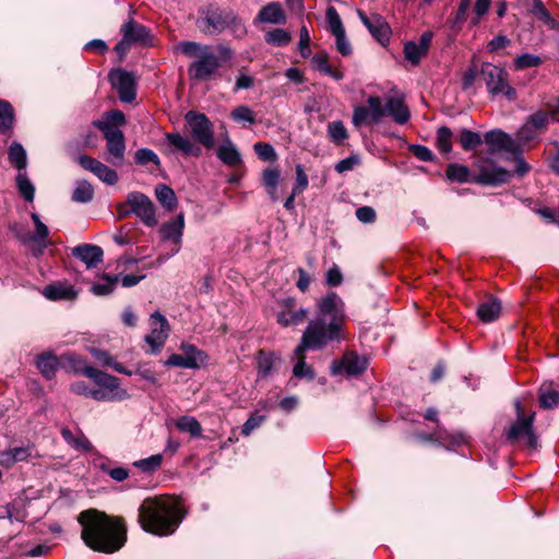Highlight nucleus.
I'll return each mask as SVG.
<instances>
[{
  "label": "nucleus",
  "mask_w": 559,
  "mask_h": 559,
  "mask_svg": "<svg viewBox=\"0 0 559 559\" xmlns=\"http://www.w3.org/2000/svg\"><path fill=\"white\" fill-rule=\"evenodd\" d=\"M8 153L10 164L16 168L19 173H22L27 165L26 151L24 147L20 143L13 142L10 145Z\"/></svg>",
  "instance_id": "nucleus-36"
},
{
  "label": "nucleus",
  "mask_w": 559,
  "mask_h": 559,
  "mask_svg": "<svg viewBox=\"0 0 559 559\" xmlns=\"http://www.w3.org/2000/svg\"><path fill=\"white\" fill-rule=\"evenodd\" d=\"M447 177L451 181L460 183L472 181L469 178V169L466 166L459 164H450L445 170Z\"/></svg>",
  "instance_id": "nucleus-46"
},
{
  "label": "nucleus",
  "mask_w": 559,
  "mask_h": 559,
  "mask_svg": "<svg viewBox=\"0 0 559 559\" xmlns=\"http://www.w3.org/2000/svg\"><path fill=\"white\" fill-rule=\"evenodd\" d=\"M163 459V454L158 453L146 459L135 461L132 465L140 469L142 473L152 475L162 466Z\"/></svg>",
  "instance_id": "nucleus-42"
},
{
  "label": "nucleus",
  "mask_w": 559,
  "mask_h": 559,
  "mask_svg": "<svg viewBox=\"0 0 559 559\" xmlns=\"http://www.w3.org/2000/svg\"><path fill=\"white\" fill-rule=\"evenodd\" d=\"M180 348L183 352L185 357L194 358V360L197 362V368H199L200 365L203 364L207 359V355L204 352L199 350L192 344L182 343Z\"/></svg>",
  "instance_id": "nucleus-61"
},
{
  "label": "nucleus",
  "mask_w": 559,
  "mask_h": 559,
  "mask_svg": "<svg viewBox=\"0 0 559 559\" xmlns=\"http://www.w3.org/2000/svg\"><path fill=\"white\" fill-rule=\"evenodd\" d=\"M15 123L13 106L5 99H0V134L11 135Z\"/></svg>",
  "instance_id": "nucleus-31"
},
{
  "label": "nucleus",
  "mask_w": 559,
  "mask_h": 559,
  "mask_svg": "<svg viewBox=\"0 0 559 559\" xmlns=\"http://www.w3.org/2000/svg\"><path fill=\"white\" fill-rule=\"evenodd\" d=\"M197 28L206 36H216L230 28L236 34H246L241 20L231 11L210 4L199 10Z\"/></svg>",
  "instance_id": "nucleus-6"
},
{
  "label": "nucleus",
  "mask_w": 559,
  "mask_h": 559,
  "mask_svg": "<svg viewBox=\"0 0 559 559\" xmlns=\"http://www.w3.org/2000/svg\"><path fill=\"white\" fill-rule=\"evenodd\" d=\"M367 365L368 361L364 356H359L355 352H347L340 362L333 364V373H337L338 369H344L349 376L361 374L367 369Z\"/></svg>",
  "instance_id": "nucleus-21"
},
{
  "label": "nucleus",
  "mask_w": 559,
  "mask_h": 559,
  "mask_svg": "<svg viewBox=\"0 0 559 559\" xmlns=\"http://www.w3.org/2000/svg\"><path fill=\"white\" fill-rule=\"evenodd\" d=\"M328 133L331 141L336 144L343 143V141L348 136L347 130L342 121L330 122L328 126Z\"/></svg>",
  "instance_id": "nucleus-54"
},
{
  "label": "nucleus",
  "mask_w": 559,
  "mask_h": 559,
  "mask_svg": "<svg viewBox=\"0 0 559 559\" xmlns=\"http://www.w3.org/2000/svg\"><path fill=\"white\" fill-rule=\"evenodd\" d=\"M135 163L139 165H147L148 163H154L155 165H159V158L156 153L150 148H140L135 152L134 156Z\"/></svg>",
  "instance_id": "nucleus-62"
},
{
  "label": "nucleus",
  "mask_w": 559,
  "mask_h": 559,
  "mask_svg": "<svg viewBox=\"0 0 559 559\" xmlns=\"http://www.w3.org/2000/svg\"><path fill=\"white\" fill-rule=\"evenodd\" d=\"M358 15L362 24L368 28L372 37L382 46L390 43L392 29L385 19L380 14L367 16L362 11H358Z\"/></svg>",
  "instance_id": "nucleus-17"
},
{
  "label": "nucleus",
  "mask_w": 559,
  "mask_h": 559,
  "mask_svg": "<svg viewBox=\"0 0 559 559\" xmlns=\"http://www.w3.org/2000/svg\"><path fill=\"white\" fill-rule=\"evenodd\" d=\"M166 140L175 151L181 152L187 156L199 157L201 155V147L178 132L166 133Z\"/></svg>",
  "instance_id": "nucleus-26"
},
{
  "label": "nucleus",
  "mask_w": 559,
  "mask_h": 559,
  "mask_svg": "<svg viewBox=\"0 0 559 559\" xmlns=\"http://www.w3.org/2000/svg\"><path fill=\"white\" fill-rule=\"evenodd\" d=\"M126 124L124 114L118 109L109 110L105 114V119L98 121L96 127L99 131H103L105 126L112 130H120L119 127Z\"/></svg>",
  "instance_id": "nucleus-40"
},
{
  "label": "nucleus",
  "mask_w": 559,
  "mask_h": 559,
  "mask_svg": "<svg viewBox=\"0 0 559 559\" xmlns=\"http://www.w3.org/2000/svg\"><path fill=\"white\" fill-rule=\"evenodd\" d=\"M516 420L508 429L506 436L510 442L525 440V444L530 449H536L538 445V438L533 431V423L535 413L525 414V411L519 400L514 402Z\"/></svg>",
  "instance_id": "nucleus-8"
},
{
  "label": "nucleus",
  "mask_w": 559,
  "mask_h": 559,
  "mask_svg": "<svg viewBox=\"0 0 559 559\" xmlns=\"http://www.w3.org/2000/svg\"><path fill=\"white\" fill-rule=\"evenodd\" d=\"M542 62H543L542 58L536 55L523 53L514 59V68L516 70L535 68V67L540 66Z\"/></svg>",
  "instance_id": "nucleus-55"
},
{
  "label": "nucleus",
  "mask_w": 559,
  "mask_h": 559,
  "mask_svg": "<svg viewBox=\"0 0 559 559\" xmlns=\"http://www.w3.org/2000/svg\"><path fill=\"white\" fill-rule=\"evenodd\" d=\"M452 136H453V133L450 128L443 126L438 129L436 145L441 153L448 154L451 152Z\"/></svg>",
  "instance_id": "nucleus-47"
},
{
  "label": "nucleus",
  "mask_w": 559,
  "mask_h": 559,
  "mask_svg": "<svg viewBox=\"0 0 559 559\" xmlns=\"http://www.w3.org/2000/svg\"><path fill=\"white\" fill-rule=\"evenodd\" d=\"M559 403V392L550 384L542 385L539 389V405L542 408H552Z\"/></svg>",
  "instance_id": "nucleus-43"
},
{
  "label": "nucleus",
  "mask_w": 559,
  "mask_h": 559,
  "mask_svg": "<svg viewBox=\"0 0 559 559\" xmlns=\"http://www.w3.org/2000/svg\"><path fill=\"white\" fill-rule=\"evenodd\" d=\"M478 173L472 177V182L483 186H498L507 182L511 173L498 166L490 159H480L477 163Z\"/></svg>",
  "instance_id": "nucleus-11"
},
{
  "label": "nucleus",
  "mask_w": 559,
  "mask_h": 559,
  "mask_svg": "<svg viewBox=\"0 0 559 559\" xmlns=\"http://www.w3.org/2000/svg\"><path fill=\"white\" fill-rule=\"evenodd\" d=\"M531 12L546 25L554 26L555 20L551 17L549 11L545 8L542 0H534Z\"/></svg>",
  "instance_id": "nucleus-58"
},
{
  "label": "nucleus",
  "mask_w": 559,
  "mask_h": 559,
  "mask_svg": "<svg viewBox=\"0 0 559 559\" xmlns=\"http://www.w3.org/2000/svg\"><path fill=\"white\" fill-rule=\"evenodd\" d=\"M280 310L276 313V321L283 328L296 326L304 323L309 310L298 307L297 301L293 297H287L278 301Z\"/></svg>",
  "instance_id": "nucleus-12"
},
{
  "label": "nucleus",
  "mask_w": 559,
  "mask_h": 559,
  "mask_svg": "<svg viewBox=\"0 0 559 559\" xmlns=\"http://www.w3.org/2000/svg\"><path fill=\"white\" fill-rule=\"evenodd\" d=\"M501 302L496 298H489L481 302L477 309V316L483 322H491L499 318Z\"/></svg>",
  "instance_id": "nucleus-33"
},
{
  "label": "nucleus",
  "mask_w": 559,
  "mask_h": 559,
  "mask_svg": "<svg viewBox=\"0 0 559 559\" xmlns=\"http://www.w3.org/2000/svg\"><path fill=\"white\" fill-rule=\"evenodd\" d=\"M72 254L81 260L87 269L96 267L103 261V249L96 245L84 243L72 249Z\"/></svg>",
  "instance_id": "nucleus-23"
},
{
  "label": "nucleus",
  "mask_w": 559,
  "mask_h": 559,
  "mask_svg": "<svg viewBox=\"0 0 559 559\" xmlns=\"http://www.w3.org/2000/svg\"><path fill=\"white\" fill-rule=\"evenodd\" d=\"M230 117L237 122L245 121L252 124L255 121L254 112L246 105H240L233 109Z\"/></svg>",
  "instance_id": "nucleus-57"
},
{
  "label": "nucleus",
  "mask_w": 559,
  "mask_h": 559,
  "mask_svg": "<svg viewBox=\"0 0 559 559\" xmlns=\"http://www.w3.org/2000/svg\"><path fill=\"white\" fill-rule=\"evenodd\" d=\"M120 32L126 37V41H130L132 45L151 43L150 29L132 17L122 24Z\"/></svg>",
  "instance_id": "nucleus-20"
},
{
  "label": "nucleus",
  "mask_w": 559,
  "mask_h": 559,
  "mask_svg": "<svg viewBox=\"0 0 559 559\" xmlns=\"http://www.w3.org/2000/svg\"><path fill=\"white\" fill-rule=\"evenodd\" d=\"M216 154L219 160L229 167H236L242 163L240 153L229 140L217 148Z\"/></svg>",
  "instance_id": "nucleus-32"
},
{
  "label": "nucleus",
  "mask_w": 559,
  "mask_h": 559,
  "mask_svg": "<svg viewBox=\"0 0 559 559\" xmlns=\"http://www.w3.org/2000/svg\"><path fill=\"white\" fill-rule=\"evenodd\" d=\"M479 73L491 96L503 95L508 100L516 99V91L508 82V73L500 67L484 62Z\"/></svg>",
  "instance_id": "nucleus-9"
},
{
  "label": "nucleus",
  "mask_w": 559,
  "mask_h": 559,
  "mask_svg": "<svg viewBox=\"0 0 559 559\" xmlns=\"http://www.w3.org/2000/svg\"><path fill=\"white\" fill-rule=\"evenodd\" d=\"M17 239L23 243L28 241H33L37 245L33 250L34 257H40L44 253V250L51 245V241L48 239L49 229L44 223H39L35 225V233L32 236L21 235L19 233L15 234Z\"/></svg>",
  "instance_id": "nucleus-24"
},
{
  "label": "nucleus",
  "mask_w": 559,
  "mask_h": 559,
  "mask_svg": "<svg viewBox=\"0 0 559 559\" xmlns=\"http://www.w3.org/2000/svg\"><path fill=\"white\" fill-rule=\"evenodd\" d=\"M483 143L480 134L467 129H463L460 134V144L464 151H471Z\"/></svg>",
  "instance_id": "nucleus-51"
},
{
  "label": "nucleus",
  "mask_w": 559,
  "mask_h": 559,
  "mask_svg": "<svg viewBox=\"0 0 559 559\" xmlns=\"http://www.w3.org/2000/svg\"><path fill=\"white\" fill-rule=\"evenodd\" d=\"M183 228V214L177 215L176 218L163 224V226L160 227L162 238L164 240L171 241L176 246V248L173 250V253H177L180 250Z\"/></svg>",
  "instance_id": "nucleus-22"
},
{
  "label": "nucleus",
  "mask_w": 559,
  "mask_h": 559,
  "mask_svg": "<svg viewBox=\"0 0 559 559\" xmlns=\"http://www.w3.org/2000/svg\"><path fill=\"white\" fill-rule=\"evenodd\" d=\"M290 40V33L282 28H275L265 34V41L273 46L284 47L287 46Z\"/></svg>",
  "instance_id": "nucleus-48"
},
{
  "label": "nucleus",
  "mask_w": 559,
  "mask_h": 559,
  "mask_svg": "<svg viewBox=\"0 0 559 559\" xmlns=\"http://www.w3.org/2000/svg\"><path fill=\"white\" fill-rule=\"evenodd\" d=\"M93 195H94V189H93L92 185L88 183L87 181L83 180V181L78 182V185L73 191V194H72V200L74 202H79V203H86L93 199Z\"/></svg>",
  "instance_id": "nucleus-50"
},
{
  "label": "nucleus",
  "mask_w": 559,
  "mask_h": 559,
  "mask_svg": "<svg viewBox=\"0 0 559 559\" xmlns=\"http://www.w3.org/2000/svg\"><path fill=\"white\" fill-rule=\"evenodd\" d=\"M78 521L82 526V540L94 551L114 554L127 542V524L122 516L88 509L80 513Z\"/></svg>",
  "instance_id": "nucleus-2"
},
{
  "label": "nucleus",
  "mask_w": 559,
  "mask_h": 559,
  "mask_svg": "<svg viewBox=\"0 0 559 559\" xmlns=\"http://www.w3.org/2000/svg\"><path fill=\"white\" fill-rule=\"evenodd\" d=\"M31 456V449L27 447H15L0 452V465L4 468H11L19 462H25Z\"/></svg>",
  "instance_id": "nucleus-30"
},
{
  "label": "nucleus",
  "mask_w": 559,
  "mask_h": 559,
  "mask_svg": "<svg viewBox=\"0 0 559 559\" xmlns=\"http://www.w3.org/2000/svg\"><path fill=\"white\" fill-rule=\"evenodd\" d=\"M102 280V283H95L91 287V292L96 296H106L111 294L119 282V275L110 276L108 274H103Z\"/></svg>",
  "instance_id": "nucleus-39"
},
{
  "label": "nucleus",
  "mask_w": 559,
  "mask_h": 559,
  "mask_svg": "<svg viewBox=\"0 0 559 559\" xmlns=\"http://www.w3.org/2000/svg\"><path fill=\"white\" fill-rule=\"evenodd\" d=\"M326 20L333 35L345 32L342 20L334 7H329L326 9Z\"/></svg>",
  "instance_id": "nucleus-59"
},
{
  "label": "nucleus",
  "mask_w": 559,
  "mask_h": 559,
  "mask_svg": "<svg viewBox=\"0 0 559 559\" xmlns=\"http://www.w3.org/2000/svg\"><path fill=\"white\" fill-rule=\"evenodd\" d=\"M432 37L433 34L431 32H424L420 35L418 43L409 40L404 44V57L412 66H418L421 59L427 56Z\"/></svg>",
  "instance_id": "nucleus-19"
},
{
  "label": "nucleus",
  "mask_w": 559,
  "mask_h": 559,
  "mask_svg": "<svg viewBox=\"0 0 559 559\" xmlns=\"http://www.w3.org/2000/svg\"><path fill=\"white\" fill-rule=\"evenodd\" d=\"M299 51L304 58H307L311 53L310 49V35L307 27L304 25L299 31Z\"/></svg>",
  "instance_id": "nucleus-63"
},
{
  "label": "nucleus",
  "mask_w": 559,
  "mask_h": 559,
  "mask_svg": "<svg viewBox=\"0 0 559 559\" xmlns=\"http://www.w3.org/2000/svg\"><path fill=\"white\" fill-rule=\"evenodd\" d=\"M176 428L181 432H188L193 438L202 436L201 424L192 416H181L176 420Z\"/></svg>",
  "instance_id": "nucleus-37"
},
{
  "label": "nucleus",
  "mask_w": 559,
  "mask_h": 559,
  "mask_svg": "<svg viewBox=\"0 0 559 559\" xmlns=\"http://www.w3.org/2000/svg\"><path fill=\"white\" fill-rule=\"evenodd\" d=\"M108 78L111 86L117 90L119 99L122 103L130 104L135 99V81L130 72L116 69L109 72Z\"/></svg>",
  "instance_id": "nucleus-15"
},
{
  "label": "nucleus",
  "mask_w": 559,
  "mask_h": 559,
  "mask_svg": "<svg viewBox=\"0 0 559 559\" xmlns=\"http://www.w3.org/2000/svg\"><path fill=\"white\" fill-rule=\"evenodd\" d=\"M151 332L145 336V342L151 346V352L157 354L168 338L170 326L167 319L155 311L150 318Z\"/></svg>",
  "instance_id": "nucleus-14"
},
{
  "label": "nucleus",
  "mask_w": 559,
  "mask_h": 559,
  "mask_svg": "<svg viewBox=\"0 0 559 559\" xmlns=\"http://www.w3.org/2000/svg\"><path fill=\"white\" fill-rule=\"evenodd\" d=\"M60 360L52 352H45L37 356L36 366L45 379L51 380L56 376Z\"/></svg>",
  "instance_id": "nucleus-28"
},
{
  "label": "nucleus",
  "mask_w": 559,
  "mask_h": 559,
  "mask_svg": "<svg viewBox=\"0 0 559 559\" xmlns=\"http://www.w3.org/2000/svg\"><path fill=\"white\" fill-rule=\"evenodd\" d=\"M274 367V357L271 353L259 350L257 355V371L258 377L265 379L271 376Z\"/></svg>",
  "instance_id": "nucleus-41"
},
{
  "label": "nucleus",
  "mask_w": 559,
  "mask_h": 559,
  "mask_svg": "<svg viewBox=\"0 0 559 559\" xmlns=\"http://www.w3.org/2000/svg\"><path fill=\"white\" fill-rule=\"evenodd\" d=\"M75 372L92 379L100 386L98 389H92L90 397L95 401H122L129 396L127 390L120 388V380L115 376L100 371L94 367L78 368L75 369Z\"/></svg>",
  "instance_id": "nucleus-7"
},
{
  "label": "nucleus",
  "mask_w": 559,
  "mask_h": 559,
  "mask_svg": "<svg viewBox=\"0 0 559 559\" xmlns=\"http://www.w3.org/2000/svg\"><path fill=\"white\" fill-rule=\"evenodd\" d=\"M106 140L107 162L121 166L124 162L126 139L121 130H112L105 126L100 131Z\"/></svg>",
  "instance_id": "nucleus-13"
},
{
  "label": "nucleus",
  "mask_w": 559,
  "mask_h": 559,
  "mask_svg": "<svg viewBox=\"0 0 559 559\" xmlns=\"http://www.w3.org/2000/svg\"><path fill=\"white\" fill-rule=\"evenodd\" d=\"M265 419L263 415H251L242 425L241 433L243 436H249L255 428H258Z\"/></svg>",
  "instance_id": "nucleus-64"
},
{
  "label": "nucleus",
  "mask_w": 559,
  "mask_h": 559,
  "mask_svg": "<svg viewBox=\"0 0 559 559\" xmlns=\"http://www.w3.org/2000/svg\"><path fill=\"white\" fill-rule=\"evenodd\" d=\"M91 354L95 359H97L103 366L110 367L115 371L131 376L132 371H129L126 369L120 362L116 361V359L106 350L98 349V348H92Z\"/></svg>",
  "instance_id": "nucleus-35"
},
{
  "label": "nucleus",
  "mask_w": 559,
  "mask_h": 559,
  "mask_svg": "<svg viewBox=\"0 0 559 559\" xmlns=\"http://www.w3.org/2000/svg\"><path fill=\"white\" fill-rule=\"evenodd\" d=\"M180 501L169 495L145 498L139 507L138 522L143 531L156 536H169L186 516Z\"/></svg>",
  "instance_id": "nucleus-3"
},
{
  "label": "nucleus",
  "mask_w": 559,
  "mask_h": 559,
  "mask_svg": "<svg viewBox=\"0 0 559 559\" xmlns=\"http://www.w3.org/2000/svg\"><path fill=\"white\" fill-rule=\"evenodd\" d=\"M61 436L75 450L91 452L93 449L92 443L82 432L75 436L69 428L64 427L61 429Z\"/></svg>",
  "instance_id": "nucleus-34"
},
{
  "label": "nucleus",
  "mask_w": 559,
  "mask_h": 559,
  "mask_svg": "<svg viewBox=\"0 0 559 559\" xmlns=\"http://www.w3.org/2000/svg\"><path fill=\"white\" fill-rule=\"evenodd\" d=\"M190 127L192 138L205 148H212L215 144L214 127L210 119L201 112L188 111L185 116Z\"/></svg>",
  "instance_id": "nucleus-10"
},
{
  "label": "nucleus",
  "mask_w": 559,
  "mask_h": 559,
  "mask_svg": "<svg viewBox=\"0 0 559 559\" xmlns=\"http://www.w3.org/2000/svg\"><path fill=\"white\" fill-rule=\"evenodd\" d=\"M155 195L158 202L168 211H173L177 206V198L174 190L166 185H157Z\"/></svg>",
  "instance_id": "nucleus-38"
},
{
  "label": "nucleus",
  "mask_w": 559,
  "mask_h": 559,
  "mask_svg": "<svg viewBox=\"0 0 559 559\" xmlns=\"http://www.w3.org/2000/svg\"><path fill=\"white\" fill-rule=\"evenodd\" d=\"M78 163L107 185L112 186L118 182L119 177L116 170L94 157L82 154L78 157Z\"/></svg>",
  "instance_id": "nucleus-18"
},
{
  "label": "nucleus",
  "mask_w": 559,
  "mask_h": 559,
  "mask_svg": "<svg viewBox=\"0 0 559 559\" xmlns=\"http://www.w3.org/2000/svg\"><path fill=\"white\" fill-rule=\"evenodd\" d=\"M257 21L271 24H284L286 22V14L281 3L271 2L259 11Z\"/></svg>",
  "instance_id": "nucleus-29"
},
{
  "label": "nucleus",
  "mask_w": 559,
  "mask_h": 559,
  "mask_svg": "<svg viewBox=\"0 0 559 559\" xmlns=\"http://www.w3.org/2000/svg\"><path fill=\"white\" fill-rule=\"evenodd\" d=\"M127 204L130 211H133L146 226H155L157 219L155 217V209L152 201L141 192H131L127 197Z\"/></svg>",
  "instance_id": "nucleus-16"
},
{
  "label": "nucleus",
  "mask_w": 559,
  "mask_h": 559,
  "mask_svg": "<svg viewBox=\"0 0 559 559\" xmlns=\"http://www.w3.org/2000/svg\"><path fill=\"white\" fill-rule=\"evenodd\" d=\"M16 186L23 198L32 202L35 195V188L25 173H19L16 176Z\"/></svg>",
  "instance_id": "nucleus-53"
},
{
  "label": "nucleus",
  "mask_w": 559,
  "mask_h": 559,
  "mask_svg": "<svg viewBox=\"0 0 559 559\" xmlns=\"http://www.w3.org/2000/svg\"><path fill=\"white\" fill-rule=\"evenodd\" d=\"M166 366L169 367H179V368H189L197 369V362L192 357H185L179 354H171L166 360Z\"/></svg>",
  "instance_id": "nucleus-56"
},
{
  "label": "nucleus",
  "mask_w": 559,
  "mask_h": 559,
  "mask_svg": "<svg viewBox=\"0 0 559 559\" xmlns=\"http://www.w3.org/2000/svg\"><path fill=\"white\" fill-rule=\"evenodd\" d=\"M344 323V302L336 293L331 292L318 300L316 318L309 321L304 331L297 352L322 349L329 343L340 342Z\"/></svg>",
  "instance_id": "nucleus-1"
},
{
  "label": "nucleus",
  "mask_w": 559,
  "mask_h": 559,
  "mask_svg": "<svg viewBox=\"0 0 559 559\" xmlns=\"http://www.w3.org/2000/svg\"><path fill=\"white\" fill-rule=\"evenodd\" d=\"M485 142L492 152H514L516 146L514 140L508 133L498 129L488 131L485 134Z\"/></svg>",
  "instance_id": "nucleus-25"
},
{
  "label": "nucleus",
  "mask_w": 559,
  "mask_h": 559,
  "mask_svg": "<svg viewBox=\"0 0 559 559\" xmlns=\"http://www.w3.org/2000/svg\"><path fill=\"white\" fill-rule=\"evenodd\" d=\"M556 112L538 110L528 116L526 122L536 131L545 130L550 121L555 119Z\"/></svg>",
  "instance_id": "nucleus-44"
},
{
  "label": "nucleus",
  "mask_w": 559,
  "mask_h": 559,
  "mask_svg": "<svg viewBox=\"0 0 559 559\" xmlns=\"http://www.w3.org/2000/svg\"><path fill=\"white\" fill-rule=\"evenodd\" d=\"M43 295L49 300H73L76 298V292L73 286L62 282H56L47 285Z\"/></svg>",
  "instance_id": "nucleus-27"
},
{
  "label": "nucleus",
  "mask_w": 559,
  "mask_h": 559,
  "mask_svg": "<svg viewBox=\"0 0 559 559\" xmlns=\"http://www.w3.org/2000/svg\"><path fill=\"white\" fill-rule=\"evenodd\" d=\"M175 50L180 51L188 58H194V61L188 68V75L194 81L214 79L221 67L234 57V51L223 44L216 46L217 53L214 52L211 46L191 40L178 43Z\"/></svg>",
  "instance_id": "nucleus-4"
},
{
  "label": "nucleus",
  "mask_w": 559,
  "mask_h": 559,
  "mask_svg": "<svg viewBox=\"0 0 559 559\" xmlns=\"http://www.w3.org/2000/svg\"><path fill=\"white\" fill-rule=\"evenodd\" d=\"M418 439L424 442H435L437 440L450 441L453 445H460L465 442L464 436L462 433L450 436L447 432L441 431L438 436H436V433H420L418 435Z\"/></svg>",
  "instance_id": "nucleus-45"
},
{
  "label": "nucleus",
  "mask_w": 559,
  "mask_h": 559,
  "mask_svg": "<svg viewBox=\"0 0 559 559\" xmlns=\"http://www.w3.org/2000/svg\"><path fill=\"white\" fill-rule=\"evenodd\" d=\"M253 148L262 160L273 162L277 157L274 147L269 143L258 142L254 144Z\"/></svg>",
  "instance_id": "nucleus-60"
},
{
  "label": "nucleus",
  "mask_w": 559,
  "mask_h": 559,
  "mask_svg": "<svg viewBox=\"0 0 559 559\" xmlns=\"http://www.w3.org/2000/svg\"><path fill=\"white\" fill-rule=\"evenodd\" d=\"M280 179V171L276 168H267L263 173L262 181L273 201L277 200L275 194Z\"/></svg>",
  "instance_id": "nucleus-49"
},
{
  "label": "nucleus",
  "mask_w": 559,
  "mask_h": 559,
  "mask_svg": "<svg viewBox=\"0 0 559 559\" xmlns=\"http://www.w3.org/2000/svg\"><path fill=\"white\" fill-rule=\"evenodd\" d=\"M389 116L397 124H405L411 118V112L403 97L392 96L382 104L379 96H369L367 106H356L354 108L352 122L356 128L364 124H373Z\"/></svg>",
  "instance_id": "nucleus-5"
},
{
  "label": "nucleus",
  "mask_w": 559,
  "mask_h": 559,
  "mask_svg": "<svg viewBox=\"0 0 559 559\" xmlns=\"http://www.w3.org/2000/svg\"><path fill=\"white\" fill-rule=\"evenodd\" d=\"M295 355L297 356V362L294 366L293 373L296 378H314L313 369L306 364L305 353H298L297 348L295 349Z\"/></svg>",
  "instance_id": "nucleus-52"
}]
</instances>
